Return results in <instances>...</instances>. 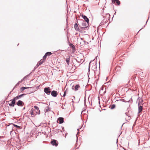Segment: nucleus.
I'll use <instances>...</instances> for the list:
<instances>
[{
	"label": "nucleus",
	"instance_id": "nucleus-20",
	"mask_svg": "<svg viewBox=\"0 0 150 150\" xmlns=\"http://www.w3.org/2000/svg\"><path fill=\"white\" fill-rule=\"evenodd\" d=\"M70 59L69 57L68 58H67L66 59V62L67 64L68 65L69 64Z\"/></svg>",
	"mask_w": 150,
	"mask_h": 150
},
{
	"label": "nucleus",
	"instance_id": "nucleus-1",
	"mask_svg": "<svg viewBox=\"0 0 150 150\" xmlns=\"http://www.w3.org/2000/svg\"><path fill=\"white\" fill-rule=\"evenodd\" d=\"M88 23H87L86 22V23L84 21H83L81 23L82 26L79 25L80 28L81 30H83L85 28H87L88 26Z\"/></svg>",
	"mask_w": 150,
	"mask_h": 150
},
{
	"label": "nucleus",
	"instance_id": "nucleus-33",
	"mask_svg": "<svg viewBox=\"0 0 150 150\" xmlns=\"http://www.w3.org/2000/svg\"><path fill=\"white\" fill-rule=\"evenodd\" d=\"M92 61H91L89 63V68H88V70H89V71H90V64L91 62Z\"/></svg>",
	"mask_w": 150,
	"mask_h": 150
},
{
	"label": "nucleus",
	"instance_id": "nucleus-10",
	"mask_svg": "<svg viewBox=\"0 0 150 150\" xmlns=\"http://www.w3.org/2000/svg\"><path fill=\"white\" fill-rule=\"evenodd\" d=\"M79 84H76L75 86H72V89L76 91H77L79 89Z\"/></svg>",
	"mask_w": 150,
	"mask_h": 150
},
{
	"label": "nucleus",
	"instance_id": "nucleus-30",
	"mask_svg": "<svg viewBox=\"0 0 150 150\" xmlns=\"http://www.w3.org/2000/svg\"><path fill=\"white\" fill-rule=\"evenodd\" d=\"M66 93V91H64V94H63V97H64L65 96Z\"/></svg>",
	"mask_w": 150,
	"mask_h": 150
},
{
	"label": "nucleus",
	"instance_id": "nucleus-44",
	"mask_svg": "<svg viewBox=\"0 0 150 150\" xmlns=\"http://www.w3.org/2000/svg\"><path fill=\"white\" fill-rule=\"evenodd\" d=\"M81 40H83V39H82V38H81Z\"/></svg>",
	"mask_w": 150,
	"mask_h": 150
},
{
	"label": "nucleus",
	"instance_id": "nucleus-45",
	"mask_svg": "<svg viewBox=\"0 0 150 150\" xmlns=\"http://www.w3.org/2000/svg\"><path fill=\"white\" fill-rule=\"evenodd\" d=\"M136 120H137V119H136ZM136 123V121H135V122L134 123Z\"/></svg>",
	"mask_w": 150,
	"mask_h": 150
},
{
	"label": "nucleus",
	"instance_id": "nucleus-35",
	"mask_svg": "<svg viewBox=\"0 0 150 150\" xmlns=\"http://www.w3.org/2000/svg\"><path fill=\"white\" fill-rule=\"evenodd\" d=\"M125 114L126 115H127V116H128V112H126L125 113Z\"/></svg>",
	"mask_w": 150,
	"mask_h": 150
},
{
	"label": "nucleus",
	"instance_id": "nucleus-46",
	"mask_svg": "<svg viewBox=\"0 0 150 150\" xmlns=\"http://www.w3.org/2000/svg\"><path fill=\"white\" fill-rule=\"evenodd\" d=\"M142 28H141V29H140L139 31H140V30H141V29H142Z\"/></svg>",
	"mask_w": 150,
	"mask_h": 150
},
{
	"label": "nucleus",
	"instance_id": "nucleus-11",
	"mask_svg": "<svg viewBox=\"0 0 150 150\" xmlns=\"http://www.w3.org/2000/svg\"><path fill=\"white\" fill-rule=\"evenodd\" d=\"M26 95L25 94H23L19 95H18L14 98L16 100L20 99L22 97Z\"/></svg>",
	"mask_w": 150,
	"mask_h": 150
},
{
	"label": "nucleus",
	"instance_id": "nucleus-31",
	"mask_svg": "<svg viewBox=\"0 0 150 150\" xmlns=\"http://www.w3.org/2000/svg\"><path fill=\"white\" fill-rule=\"evenodd\" d=\"M31 73H32V72H30L29 74H28L27 75L25 76L23 78L24 79L26 78L29 75H30Z\"/></svg>",
	"mask_w": 150,
	"mask_h": 150
},
{
	"label": "nucleus",
	"instance_id": "nucleus-4",
	"mask_svg": "<svg viewBox=\"0 0 150 150\" xmlns=\"http://www.w3.org/2000/svg\"><path fill=\"white\" fill-rule=\"evenodd\" d=\"M16 104L18 106L22 107L24 105V103L23 101L19 100L18 101L17 103H16Z\"/></svg>",
	"mask_w": 150,
	"mask_h": 150
},
{
	"label": "nucleus",
	"instance_id": "nucleus-9",
	"mask_svg": "<svg viewBox=\"0 0 150 150\" xmlns=\"http://www.w3.org/2000/svg\"><path fill=\"white\" fill-rule=\"evenodd\" d=\"M81 16L87 23H89V19L86 16L82 14L81 15Z\"/></svg>",
	"mask_w": 150,
	"mask_h": 150
},
{
	"label": "nucleus",
	"instance_id": "nucleus-3",
	"mask_svg": "<svg viewBox=\"0 0 150 150\" xmlns=\"http://www.w3.org/2000/svg\"><path fill=\"white\" fill-rule=\"evenodd\" d=\"M16 100L14 98L12 100H10L9 102L11 101L10 103H9V105L10 107H14L16 104Z\"/></svg>",
	"mask_w": 150,
	"mask_h": 150
},
{
	"label": "nucleus",
	"instance_id": "nucleus-18",
	"mask_svg": "<svg viewBox=\"0 0 150 150\" xmlns=\"http://www.w3.org/2000/svg\"><path fill=\"white\" fill-rule=\"evenodd\" d=\"M117 101H122L123 102H129V101H125V100L124 99H119L118 100H117Z\"/></svg>",
	"mask_w": 150,
	"mask_h": 150
},
{
	"label": "nucleus",
	"instance_id": "nucleus-27",
	"mask_svg": "<svg viewBox=\"0 0 150 150\" xmlns=\"http://www.w3.org/2000/svg\"><path fill=\"white\" fill-rule=\"evenodd\" d=\"M34 108H35V109L36 110H38V109H39V108H38V107L37 106H35L34 107Z\"/></svg>",
	"mask_w": 150,
	"mask_h": 150
},
{
	"label": "nucleus",
	"instance_id": "nucleus-41",
	"mask_svg": "<svg viewBox=\"0 0 150 150\" xmlns=\"http://www.w3.org/2000/svg\"><path fill=\"white\" fill-rule=\"evenodd\" d=\"M116 12H115V13H114V15H115L116 14Z\"/></svg>",
	"mask_w": 150,
	"mask_h": 150
},
{
	"label": "nucleus",
	"instance_id": "nucleus-23",
	"mask_svg": "<svg viewBox=\"0 0 150 150\" xmlns=\"http://www.w3.org/2000/svg\"><path fill=\"white\" fill-rule=\"evenodd\" d=\"M115 104H112L111 105L110 109H113L115 108Z\"/></svg>",
	"mask_w": 150,
	"mask_h": 150
},
{
	"label": "nucleus",
	"instance_id": "nucleus-47",
	"mask_svg": "<svg viewBox=\"0 0 150 150\" xmlns=\"http://www.w3.org/2000/svg\"><path fill=\"white\" fill-rule=\"evenodd\" d=\"M95 67H96V65H95Z\"/></svg>",
	"mask_w": 150,
	"mask_h": 150
},
{
	"label": "nucleus",
	"instance_id": "nucleus-19",
	"mask_svg": "<svg viewBox=\"0 0 150 150\" xmlns=\"http://www.w3.org/2000/svg\"><path fill=\"white\" fill-rule=\"evenodd\" d=\"M77 59H76V61L77 62L80 63L81 62H82V63L83 62V60L82 59L80 60V61L78 57L77 58Z\"/></svg>",
	"mask_w": 150,
	"mask_h": 150
},
{
	"label": "nucleus",
	"instance_id": "nucleus-39",
	"mask_svg": "<svg viewBox=\"0 0 150 150\" xmlns=\"http://www.w3.org/2000/svg\"><path fill=\"white\" fill-rule=\"evenodd\" d=\"M48 110L47 109H46V110H45V111H46V112L48 111Z\"/></svg>",
	"mask_w": 150,
	"mask_h": 150
},
{
	"label": "nucleus",
	"instance_id": "nucleus-17",
	"mask_svg": "<svg viewBox=\"0 0 150 150\" xmlns=\"http://www.w3.org/2000/svg\"><path fill=\"white\" fill-rule=\"evenodd\" d=\"M44 62V60L41 59L40 60L38 63L39 64V65H41Z\"/></svg>",
	"mask_w": 150,
	"mask_h": 150
},
{
	"label": "nucleus",
	"instance_id": "nucleus-37",
	"mask_svg": "<svg viewBox=\"0 0 150 150\" xmlns=\"http://www.w3.org/2000/svg\"><path fill=\"white\" fill-rule=\"evenodd\" d=\"M149 17H148V20H147V21H146V24H145V25L147 23V21H148V20H149Z\"/></svg>",
	"mask_w": 150,
	"mask_h": 150
},
{
	"label": "nucleus",
	"instance_id": "nucleus-24",
	"mask_svg": "<svg viewBox=\"0 0 150 150\" xmlns=\"http://www.w3.org/2000/svg\"><path fill=\"white\" fill-rule=\"evenodd\" d=\"M39 65H39V64L38 63L37 64L35 67L34 68V69L33 70V71H34V70L35 69H36L37 68L39 67Z\"/></svg>",
	"mask_w": 150,
	"mask_h": 150
},
{
	"label": "nucleus",
	"instance_id": "nucleus-26",
	"mask_svg": "<svg viewBox=\"0 0 150 150\" xmlns=\"http://www.w3.org/2000/svg\"><path fill=\"white\" fill-rule=\"evenodd\" d=\"M13 126L15 127H16V128H20V127H21L20 126H19L18 125H15V124H13Z\"/></svg>",
	"mask_w": 150,
	"mask_h": 150
},
{
	"label": "nucleus",
	"instance_id": "nucleus-43",
	"mask_svg": "<svg viewBox=\"0 0 150 150\" xmlns=\"http://www.w3.org/2000/svg\"><path fill=\"white\" fill-rule=\"evenodd\" d=\"M139 143H140V142H139V144H138L139 145Z\"/></svg>",
	"mask_w": 150,
	"mask_h": 150
},
{
	"label": "nucleus",
	"instance_id": "nucleus-28",
	"mask_svg": "<svg viewBox=\"0 0 150 150\" xmlns=\"http://www.w3.org/2000/svg\"><path fill=\"white\" fill-rule=\"evenodd\" d=\"M47 57V55L45 54V55L43 57V60H44L46 59V57Z\"/></svg>",
	"mask_w": 150,
	"mask_h": 150
},
{
	"label": "nucleus",
	"instance_id": "nucleus-50",
	"mask_svg": "<svg viewBox=\"0 0 150 150\" xmlns=\"http://www.w3.org/2000/svg\"><path fill=\"white\" fill-rule=\"evenodd\" d=\"M14 89V88H13V90Z\"/></svg>",
	"mask_w": 150,
	"mask_h": 150
},
{
	"label": "nucleus",
	"instance_id": "nucleus-36",
	"mask_svg": "<svg viewBox=\"0 0 150 150\" xmlns=\"http://www.w3.org/2000/svg\"><path fill=\"white\" fill-rule=\"evenodd\" d=\"M84 103L85 104V103H86V98H85H85H84Z\"/></svg>",
	"mask_w": 150,
	"mask_h": 150
},
{
	"label": "nucleus",
	"instance_id": "nucleus-29",
	"mask_svg": "<svg viewBox=\"0 0 150 150\" xmlns=\"http://www.w3.org/2000/svg\"><path fill=\"white\" fill-rule=\"evenodd\" d=\"M20 83V81H19L16 84V85L15 86V88H16V87H17L19 85V83Z\"/></svg>",
	"mask_w": 150,
	"mask_h": 150
},
{
	"label": "nucleus",
	"instance_id": "nucleus-34",
	"mask_svg": "<svg viewBox=\"0 0 150 150\" xmlns=\"http://www.w3.org/2000/svg\"><path fill=\"white\" fill-rule=\"evenodd\" d=\"M24 78H23V79H21V81H20V83H21V82H22V81H23V80H24Z\"/></svg>",
	"mask_w": 150,
	"mask_h": 150
},
{
	"label": "nucleus",
	"instance_id": "nucleus-40",
	"mask_svg": "<svg viewBox=\"0 0 150 150\" xmlns=\"http://www.w3.org/2000/svg\"><path fill=\"white\" fill-rule=\"evenodd\" d=\"M80 129H77V130L78 131V132H79V130Z\"/></svg>",
	"mask_w": 150,
	"mask_h": 150
},
{
	"label": "nucleus",
	"instance_id": "nucleus-38",
	"mask_svg": "<svg viewBox=\"0 0 150 150\" xmlns=\"http://www.w3.org/2000/svg\"><path fill=\"white\" fill-rule=\"evenodd\" d=\"M25 107L23 108V110H24L25 109Z\"/></svg>",
	"mask_w": 150,
	"mask_h": 150
},
{
	"label": "nucleus",
	"instance_id": "nucleus-12",
	"mask_svg": "<svg viewBox=\"0 0 150 150\" xmlns=\"http://www.w3.org/2000/svg\"><path fill=\"white\" fill-rule=\"evenodd\" d=\"M74 28L75 30L77 31H80V29L79 28L78 25L77 23H76L74 24Z\"/></svg>",
	"mask_w": 150,
	"mask_h": 150
},
{
	"label": "nucleus",
	"instance_id": "nucleus-32",
	"mask_svg": "<svg viewBox=\"0 0 150 150\" xmlns=\"http://www.w3.org/2000/svg\"><path fill=\"white\" fill-rule=\"evenodd\" d=\"M31 73H32V72H30L29 74H28L27 75L25 76L23 78L24 79L26 78L29 75H30Z\"/></svg>",
	"mask_w": 150,
	"mask_h": 150
},
{
	"label": "nucleus",
	"instance_id": "nucleus-25",
	"mask_svg": "<svg viewBox=\"0 0 150 150\" xmlns=\"http://www.w3.org/2000/svg\"><path fill=\"white\" fill-rule=\"evenodd\" d=\"M35 112H36V113L38 114H39L40 113V111L39 109L36 110V111H35Z\"/></svg>",
	"mask_w": 150,
	"mask_h": 150
},
{
	"label": "nucleus",
	"instance_id": "nucleus-14",
	"mask_svg": "<svg viewBox=\"0 0 150 150\" xmlns=\"http://www.w3.org/2000/svg\"><path fill=\"white\" fill-rule=\"evenodd\" d=\"M138 113H140L142 110L143 109L142 107V106L138 105Z\"/></svg>",
	"mask_w": 150,
	"mask_h": 150
},
{
	"label": "nucleus",
	"instance_id": "nucleus-16",
	"mask_svg": "<svg viewBox=\"0 0 150 150\" xmlns=\"http://www.w3.org/2000/svg\"><path fill=\"white\" fill-rule=\"evenodd\" d=\"M29 88V87H22L20 88V90L21 91H22L25 90V89Z\"/></svg>",
	"mask_w": 150,
	"mask_h": 150
},
{
	"label": "nucleus",
	"instance_id": "nucleus-8",
	"mask_svg": "<svg viewBox=\"0 0 150 150\" xmlns=\"http://www.w3.org/2000/svg\"><path fill=\"white\" fill-rule=\"evenodd\" d=\"M112 3L116 5H119L120 2L119 0H112Z\"/></svg>",
	"mask_w": 150,
	"mask_h": 150
},
{
	"label": "nucleus",
	"instance_id": "nucleus-5",
	"mask_svg": "<svg viewBox=\"0 0 150 150\" xmlns=\"http://www.w3.org/2000/svg\"><path fill=\"white\" fill-rule=\"evenodd\" d=\"M51 143L52 145L55 146H57L58 144L57 141L55 139L52 140L51 142Z\"/></svg>",
	"mask_w": 150,
	"mask_h": 150
},
{
	"label": "nucleus",
	"instance_id": "nucleus-22",
	"mask_svg": "<svg viewBox=\"0 0 150 150\" xmlns=\"http://www.w3.org/2000/svg\"><path fill=\"white\" fill-rule=\"evenodd\" d=\"M30 113L31 115H32L33 117L35 116V115L33 113V110H31L30 111Z\"/></svg>",
	"mask_w": 150,
	"mask_h": 150
},
{
	"label": "nucleus",
	"instance_id": "nucleus-7",
	"mask_svg": "<svg viewBox=\"0 0 150 150\" xmlns=\"http://www.w3.org/2000/svg\"><path fill=\"white\" fill-rule=\"evenodd\" d=\"M58 94L57 92L53 90L51 92V95L54 97H56Z\"/></svg>",
	"mask_w": 150,
	"mask_h": 150
},
{
	"label": "nucleus",
	"instance_id": "nucleus-42",
	"mask_svg": "<svg viewBox=\"0 0 150 150\" xmlns=\"http://www.w3.org/2000/svg\"><path fill=\"white\" fill-rule=\"evenodd\" d=\"M12 91H11L10 92V93L8 95H9V94H10L11 93V92H12Z\"/></svg>",
	"mask_w": 150,
	"mask_h": 150
},
{
	"label": "nucleus",
	"instance_id": "nucleus-2",
	"mask_svg": "<svg viewBox=\"0 0 150 150\" xmlns=\"http://www.w3.org/2000/svg\"><path fill=\"white\" fill-rule=\"evenodd\" d=\"M44 92L47 95H50L51 93V89L49 87H45L44 89Z\"/></svg>",
	"mask_w": 150,
	"mask_h": 150
},
{
	"label": "nucleus",
	"instance_id": "nucleus-15",
	"mask_svg": "<svg viewBox=\"0 0 150 150\" xmlns=\"http://www.w3.org/2000/svg\"><path fill=\"white\" fill-rule=\"evenodd\" d=\"M69 45L72 48V50H75V48L74 45H73L72 44H69Z\"/></svg>",
	"mask_w": 150,
	"mask_h": 150
},
{
	"label": "nucleus",
	"instance_id": "nucleus-13",
	"mask_svg": "<svg viewBox=\"0 0 150 150\" xmlns=\"http://www.w3.org/2000/svg\"><path fill=\"white\" fill-rule=\"evenodd\" d=\"M143 101L142 99V98H141L140 97H139L138 99L137 100V103L138 102V105H140V104Z\"/></svg>",
	"mask_w": 150,
	"mask_h": 150
},
{
	"label": "nucleus",
	"instance_id": "nucleus-49",
	"mask_svg": "<svg viewBox=\"0 0 150 150\" xmlns=\"http://www.w3.org/2000/svg\"><path fill=\"white\" fill-rule=\"evenodd\" d=\"M19 44H18V45Z\"/></svg>",
	"mask_w": 150,
	"mask_h": 150
},
{
	"label": "nucleus",
	"instance_id": "nucleus-21",
	"mask_svg": "<svg viewBox=\"0 0 150 150\" xmlns=\"http://www.w3.org/2000/svg\"><path fill=\"white\" fill-rule=\"evenodd\" d=\"M52 54V53L51 52H47L45 53V54L47 55V56H49L50 55H51Z\"/></svg>",
	"mask_w": 150,
	"mask_h": 150
},
{
	"label": "nucleus",
	"instance_id": "nucleus-6",
	"mask_svg": "<svg viewBox=\"0 0 150 150\" xmlns=\"http://www.w3.org/2000/svg\"><path fill=\"white\" fill-rule=\"evenodd\" d=\"M64 122V118L63 117H59L57 120V122L59 124H62Z\"/></svg>",
	"mask_w": 150,
	"mask_h": 150
},
{
	"label": "nucleus",
	"instance_id": "nucleus-48",
	"mask_svg": "<svg viewBox=\"0 0 150 150\" xmlns=\"http://www.w3.org/2000/svg\"><path fill=\"white\" fill-rule=\"evenodd\" d=\"M66 136V134H65V137Z\"/></svg>",
	"mask_w": 150,
	"mask_h": 150
}]
</instances>
